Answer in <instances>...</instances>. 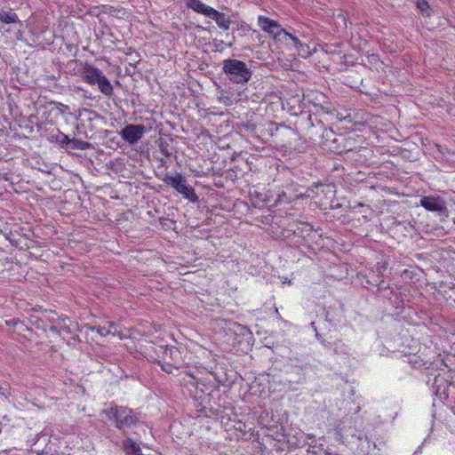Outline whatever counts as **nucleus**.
I'll use <instances>...</instances> for the list:
<instances>
[{
	"mask_svg": "<svg viewBox=\"0 0 455 455\" xmlns=\"http://www.w3.org/2000/svg\"><path fill=\"white\" fill-rule=\"evenodd\" d=\"M100 415H104L108 420L112 421L124 436L130 435L128 430L136 428L142 423L139 412L127 406L117 405L114 402L110 403L108 408L103 410Z\"/></svg>",
	"mask_w": 455,
	"mask_h": 455,
	"instance_id": "1",
	"label": "nucleus"
},
{
	"mask_svg": "<svg viewBox=\"0 0 455 455\" xmlns=\"http://www.w3.org/2000/svg\"><path fill=\"white\" fill-rule=\"evenodd\" d=\"M157 359L156 363L168 374L173 373V370H179L185 366L186 363L182 351L174 346H159L155 350Z\"/></svg>",
	"mask_w": 455,
	"mask_h": 455,
	"instance_id": "2",
	"label": "nucleus"
},
{
	"mask_svg": "<svg viewBox=\"0 0 455 455\" xmlns=\"http://www.w3.org/2000/svg\"><path fill=\"white\" fill-rule=\"evenodd\" d=\"M222 73L229 82L237 84L248 83L252 76V71L245 62L231 58L222 61Z\"/></svg>",
	"mask_w": 455,
	"mask_h": 455,
	"instance_id": "3",
	"label": "nucleus"
},
{
	"mask_svg": "<svg viewBox=\"0 0 455 455\" xmlns=\"http://www.w3.org/2000/svg\"><path fill=\"white\" fill-rule=\"evenodd\" d=\"M163 182L174 188L178 193L181 194L184 198L190 202H197L198 196L196 194L195 189L188 184L186 178L180 173L177 172L175 175L165 173L162 179Z\"/></svg>",
	"mask_w": 455,
	"mask_h": 455,
	"instance_id": "4",
	"label": "nucleus"
},
{
	"mask_svg": "<svg viewBox=\"0 0 455 455\" xmlns=\"http://www.w3.org/2000/svg\"><path fill=\"white\" fill-rule=\"evenodd\" d=\"M419 204L427 211L435 212L441 220H445L450 216L448 202L443 196H424L420 198Z\"/></svg>",
	"mask_w": 455,
	"mask_h": 455,
	"instance_id": "5",
	"label": "nucleus"
},
{
	"mask_svg": "<svg viewBox=\"0 0 455 455\" xmlns=\"http://www.w3.org/2000/svg\"><path fill=\"white\" fill-rule=\"evenodd\" d=\"M258 25L262 30L272 36L275 41H287L288 32L277 21L259 15Z\"/></svg>",
	"mask_w": 455,
	"mask_h": 455,
	"instance_id": "6",
	"label": "nucleus"
},
{
	"mask_svg": "<svg viewBox=\"0 0 455 455\" xmlns=\"http://www.w3.org/2000/svg\"><path fill=\"white\" fill-rule=\"evenodd\" d=\"M144 124H128L120 132L121 138L129 145H135L147 132Z\"/></svg>",
	"mask_w": 455,
	"mask_h": 455,
	"instance_id": "7",
	"label": "nucleus"
},
{
	"mask_svg": "<svg viewBox=\"0 0 455 455\" xmlns=\"http://www.w3.org/2000/svg\"><path fill=\"white\" fill-rule=\"evenodd\" d=\"M450 382L446 372H438L435 375L432 382V389L435 396L440 400H446L449 396L448 387Z\"/></svg>",
	"mask_w": 455,
	"mask_h": 455,
	"instance_id": "8",
	"label": "nucleus"
},
{
	"mask_svg": "<svg viewBox=\"0 0 455 455\" xmlns=\"http://www.w3.org/2000/svg\"><path fill=\"white\" fill-rule=\"evenodd\" d=\"M102 74L103 72L100 68L87 62L84 63L83 69L80 72L82 79L91 85H95Z\"/></svg>",
	"mask_w": 455,
	"mask_h": 455,
	"instance_id": "9",
	"label": "nucleus"
},
{
	"mask_svg": "<svg viewBox=\"0 0 455 455\" xmlns=\"http://www.w3.org/2000/svg\"><path fill=\"white\" fill-rule=\"evenodd\" d=\"M186 7L193 10L196 13L202 14L207 18L211 15L212 7L204 4L201 0H184Z\"/></svg>",
	"mask_w": 455,
	"mask_h": 455,
	"instance_id": "10",
	"label": "nucleus"
},
{
	"mask_svg": "<svg viewBox=\"0 0 455 455\" xmlns=\"http://www.w3.org/2000/svg\"><path fill=\"white\" fill-rule=\"evenodd\" d=\"M209 18L214 20L220 28L224 30H228L232 23L229 16H227L226 13L220 12L214 8Z\"/></svg>",
	"mask_w": 455,
	"mask_h": 455,
	"instance_id": "11",
	"label": "nucleus"
},
{
	"mask_svg": "<svg viewBox=\"0 0 455 455\" xmlns=\"http://www.w3.org/2000/svg\"><path fill=\"white\" fill-rule=\"evenodd\" d=\"M53 42V35L49 31L47 27H41L40 31H36L35 38H33V44H51Z\"/></svg>",
	"mask_w": 455,
	"mask_h": 455,
	"instance_id": "12",
	"label": "nucleus"
},
{
	"mask_svg": "<svg viewBox=\"0 0 455 455\" xmlns=\"http://www.w3.org/2000/svg\"><path fill=\"white\" fill-rule=\"evenodd\" d=\"M122 449L125 455H143L140 445L129 435L123 440Z\"/></svg>",
	"mask_w": 455,
	"mask_h": 455,
	"instance_id": "13",
	"label": "nucleus"
},
{
	"mask_svg": "<svg viewBox=\"0 0 455 455\" xmlns=\"http://www.w3.org/2000/svg\"><path fill=\"white\" fill-rule=\"evenodd\" d=\"M92 148L91 143L77 140L76 138L70 139L68 136V140H66L63 149L67 151L70 150H86Z\"/></svg>",
	"mask_w": 455,
	"mask_h": 455,
	"instance_id": "14",
	"label": "nucleus"
},
{
	"mask_svg": "<svg viewBox=\"0 0 455 455\" xmlns=\"http://www.w3.org/2000/svg\"><path fill=\"white\" fill-rule=\"evenodd\" d=\"M10 243L20 248V250H28L31 247V243L33 241L29 239L28 235H25L24 237H21L19 234L11 233V236L9 238Z\"/></svg>",
	"mask_w": 455,
	"mask_h": 455,
	"instance_id": "15",
	"label": "nucleus"
},
{
	"mask_svg": "<svg viewBox=\"0 0 455 455\" xmlns=\"http://www.w3.org/2000/svg\"><path fill=\"white\" fill-rule=\"evenodd\" d=\"M408 363L414 369H426L434 371V363L428 361H424L419 355H412L409 357Z\"/></svg>",
	"mask_w": 455,
	"mask_h": 455,
	"instance_id": "16",
	"label": "nucleus"
},
{
	"mask_svg": "<svg viewBox=\"0 0 455 455\" xmlns=\"http://www.w3.org/2000/svg\"><path fill=\"white\" fill-rule=\"evenodd\" d=\"M95 85L98 86V89L101 93L108 98H110L114 93L113 86L104 74H102L101 77L98 79Z\"/></svg>",
	"mask_w": 455,
	"mask_h": 455,
	"instance_id": "17",
	"label": "nucleus"
},
{
	"mask_svg": "<svg viewBox=\"0 0 455 455\" xmlns=\"http://www.w3.org/2000/svg\"><path fill=\"white\" fill-rule=\"evenodd\" d=\"M47 140L51 143H55L63 148L66 140H68V135L60 132L59 129H53L48 135Z\"/></svg>",
	"mask_w": 455,
	"mask_h": 455,
	"instance_id": "18",
	"label": "nucleus"
},
{
	"mask_svg": "<svg viewBox=\"0 0 455 455\" xmlns=\"http://www.w3.org/2000/svg\"><path fill=\"white\" fill-rule=\"evenodd\" d=\"M0 22L4 24H14L20 22L18 15L12 9L0 10Z\"/></svg>",
	"mask_w": 455,
	"mask_h": 455,
	"instance_id": "19",
	"label": "nucleus"
},
{
	"mask_svg": "<svg viewBox=\"0 0 455 455\" xmlns=\"http://www.w3.org/2000/svg\"><path fill=\"white\" fill-rule=\"evenodd\" d=\"M172 140H173L172 138L167 137V138H160L156 141L160 152L165 157H171L173 154L172 148L171 147Z\"/></svg>",
	"mask_w": 455,
	"mask_h": 455,
	"instance_id": "20",
	"label": "nucleus"
},
{
	"mask_svg": "<svg viewBox=\"0 0 455 455\" xmlns=\"http://www.w3.org/2000/svg\"><path fill=\"white\" fill-rule=\"evenodd\" d=\"M330 348L338 355H348L350 354L349 347L342 339H336L334 342H331Z\"/></svg>",
	"mask_w": 455,
	"mask_h": 455,
	"instance_id": "21",
	"label": "nucleus"
},
{
	"mask_svg": "<svg viewBox=\"0 0 455 455\" xmlns=\"http://www.w3.org/2000/svg\"><path fill=\"white\" fill-rule=\"evenodd\" d=\"M416 7L426 17H430L432 13V8L430 7L427 0H416Z\"/></svg>",
	"mask_w": 455,
	"mask_h": 455,
	"instance_id": "22",
	"label": "nucleus"
},
{
	"mask_svg": "<svg viewBox=\"0 0 455 455\" xmlns=\"http://www.w3.org/2000/svg\"><path fill=\"white\" fill-rule=\"evenodd\" d=\"M313 232V227L308 223H303L302 227H298L293 233L300 237L305 238Z\"/></svg>",
	"mask_w": 455,
	"mask_h": 455,
	"instance_id": "23",
	"label": "nucleus"
},
{
	"mask_svg": "<svg viewBox=\"0 0 455 455\" xmlns=\"http://www.w3.org/2000/svg\"><path fill=\"white\" fill-rule=\"evenodd\" d=\"M100 433L105 436L106 438H108V440H110L111 443H115V444H118V438L116 436V433L114 430H112L111 428H109L108 427H103L100 430Z\"/></svg>",
	"mask_w": 455,
	"mask_h": 455,
	"instance_id": "24",
	"label": "nucleus"
},
{
	"mask_svg": "<svg viewBox=\"0 0 455 455\" xmlns=\"http://www.w3.org/2000/svg\"><path fill=\"white\" fill-rule=\"evenodd\" d=\"M279 130H282L283 136L289 139L290 140H295L298 135L297 131L295 129H292L285 125H280V127L276 128V132H278ZM289 143H291V141H289Z\"/></svg>",
	"mask_w": 455,
	"mask_h": 455,
	"instance_id": "25",
	"label": "nucleus"
},
{
	"mask_svg": "<svg viewBox=\"0 0 455 455\" xmlns=\"http://www.w3.org/2000/svg\"><path fill=\"white\" fill-rule=\"evenodd\" d=\"M439 152L442 154V158L443 161L455 164V151L444 148L443 150L440 149Z\"/></svg>",
	"mask_w": 455,
	"mask_h": 455,
	"instance_id": "26",
	"label": "nucleus"
},
{
	"mask_svg": "<svg viewBox=\"0 0 455 455\" xmlns=\"http://www.w3.org/2000/svg\"><path fill=\"white\" fill-rule=\"evenodd\" d=\"M92 331H97L100 336H107L110 333V330L106 326L94 325L89 327Z\"/></svg>",
	"mask_w": 455,
	"mask_h": 455,
	"instance_id": "27",
	"label": "nucleus"
},
{
	"mask_svg": "<svg viewBox=\"0 0 455 455\" xmlns=\"http://www.w3.org/2000/svg\"><path fill=\"white\" fill-rule=\"evenodd\" d=\"M250 29L251 27L243 21L239 23L236 28V30L239 32V36H243L246 34V32H248Z\"/></svg>",
	"mask_w": 455,
	"mask_h": 455,
	"instance_id": "28",
	"label": "nucleus"
},
{
	"mask_svg": "<svg viewBox=\"0 0 455 455\" xmlns=\"http://www.w3.org/2000/svg\"><path fill=\"white\" fill-rule=\"evenodd\" d=\"M323 334L319 332L318 331H315V338L324 347H331V341L324 339Z\"/></svg>",
	"mask_w": 455,
	"mask_h": 455,
	"instance_id": "29",
	"label": "nucleus"
},
{
	"mask_svg": "<svg viewBox=\"0 0 455 455\" xmlns=\"http://www.w3.org/2000/svg\"><path fill=\"white\" fill-rule=\"evenodd\" d=\"M288 39H291L293 42L294 45L298 49L299 48H303L304 46H306V44H302L297 36H293L292 34H291L289 32H288V35H287V40Z\"/></svg>",
	"mask_w": 455,
	"mask_h": 455,
	"instance_id": "30",
	"label": "nucleus"
},
{
	"mask_svg": "<svg viewBox=\"0 0 455 455\" xmlns=\"http://www.w3.org/2000/svg\"><path fill=\"white\" fill-rule=\"evenodd\" d=\"M36 455H58V452L56 450L52 451L51 447H45L44 450L38 451Z\"/></svg>",
	"mask_w": 455,
	"mask_h": 455,
	"instance_id": "31",
	"label": "nucleus"
},
{
	"mask_svg": "<svg viewBox=\"0 0 455 455\" xmlns=\"http://www.w3.org/2000/svg\"><path fill=\"white\" fill-rule=\"evenodd\" d=\"M377 286H378V291H379V292L389 288L387 285L384 284V281L383 280L379 281L377 283Z\"/></svg>",
	"mask_w": 455,
	"mask_h": 455,
	"instance_id": "32",
	"label": "nucleus"
},
{
	"mask_svg": "<svg viewBox=\"0 0 455 455\" xmlns=\"http://www.w3.org/2000/svg\"><path fill=\"white\" fill-rule=\"evenodd\" d=\"M83 65L82 61L78 60H69L68 62V68H71V67H74V68H76V66L77 65Z\"/></svg>",
	"mask_w": 455,
	"mask_h": 455,
	"instance_id": "33",
	"label": "nucleus"
},
{
	"mask_svg": "<svg viewBox=\"0 0 455 455\" xmlns=\"http://www.w3.org/2000/svg\"><path fill=\"white\" fill-rule=\"evenodd\" d=\"M325 321L332 325L335 324V321H334L333 317L331 315L329 311H326V313H325Z\"/></svg>",
	"mask_w": 455,
	"mask_h": 455,
	"instance_id": "34",
	"label": "nucleus"
},
{
	"mask_svg": "<svg viewBox=\"0 0 455 455\" xmlns=\"http://www.w3.org/2000/svg\"><path fill=\"white\" fill-rule=\"evenodd\" d=\"M245 126H246L247 130H250V131L254 130L256 127V125L252 123H247Z\"/></svg>",
	"mask_w": 455,
	"mask_h": 455,
	"instance_id": "35",
	"label": "nucleus"
},
{
	"mask_svg": "<svg viewBox=\"0 0 455 455\" xmlns=\"http://www.w3.org/2000/svg\"><path fill=\"white\" fill-rule=\"evenodd\" d=\"M310 327L315 331V332L318 331L315 322L310 323Z\"/></svg>",
	"mask_w": 455,
	"mask_h": 455,
	"instance_id": "36",
	"label": "nucleus"
},
{
	"mask_svg": "<svg viewBox=\"0 0 455 455\" xmlns=\"http://www.w3.org/2000/svg\"><path fill=\"white\" fill-rule=\"evenodd\" d=\"M115 326H116L115 323L108 322V327H107V329H109L111 331V329L114 328Z\"/></svg>",
	"mask_w": 455,
	"mask_h": 455,
	"instance_id": "37",
	"label": "nucleus"
},
{
	"mask_svg": "<svg viewBox=\"0 0 455 455\" xmlns=\"http://www.w3.org/2000/svg\"><path fill=\"white\" fill-rule=\"evenodd\" d=\"M73 48H76V46H74V45H72V44H68V45H67V49H68V51H70V52L72 51V49H73Z\"/></svg>",
	"mask_w": 455,
	"mask_h": 455,
	"instance_id": "38",
	"label": "nucleus"
},
{
	"mask_svg": "<svg viewBox=\"0 0 455 455\" xmlns=\"http://www.w3.org/2000/svg\"><path fill=\"white\" fill-rule=\"evenodd\" d=\"M39 322H40V320H36V323H35V324H36L38 328H39V327H40V325H41V323H39Z\"/></svg>",
	"mask_w": 455,
	"mask_h": 455,
	"instance_id": "39",
	"label": "nucleus"
},
{
	"mask_svg": "<svg viewBox=\"0 0 455 455\" xmlns=\"http://www.w3.org/2000/svg\"><path fill=\"white\" fill-rule=\"evenodd\" d=\"M39 322H40V320H36V323H35V324H36L38 328H39V327H40V325H41V323H39Z\"/></svg>",
	"mask_w": 455,
	"mask_h": 455,
	"instance_id": "40",
	"label": "nucleus"
},
{
	"mask_svg": "<svg viewBox=\"0 0 455 455\" xmlns=\"http://www.w3.org/2000/svg\"><path fill=\"white\" fill-rule=\"evenodd\" d=\"M40 28H35V31H32V34H35V32L36 33V31H40Z\"/></svg>",
	"mask_w": 455,
	"mask_h": 455,
	"instance_id": "41",
	"label": "nucleus"
},
{
	"mask_svg": "<svg viewBox=\"0 0 455 455\" xmlns=\"http://www.w3.org/2000/svg\"><path fill=\"white\" fill-rule=\"evenodd\" d=\"M55 329H56V328H55V327H53V326H52V327H51V330H52V331H55Z\"/></svg>",
	"mask_w": 455,
	"mask_h": 455,
	"instance_id": "42",
	"label": "nucleus"
},
{
	"mask_svg": "<svg viewBox=\"0 0 455 455\" xmlns=\"http://www.w3.org/2000/svg\"><path fill=\"white\" fill-rule=\"evenodd\" d=\"M0 388H1V389H4V390H5V389H6V388H5V387H0Z\"/></svg>",
	"mask_w": 455,
	"mask_h": 455,
	"instance_id": "43",
	"label": "nucleus"
},
{
	"mask_svg": "<svg viewBox=\"0 0 455 455\" xmlns=\"http://www.w3.org/2000/svg\"><path fill=\"white\" fill-rule=\"evenodd\" d=\"M3 30V27H0V32Z\"/></svg>",
	"mask_w": 455,
	"mask_h": 455,
	"instance_id": "44",
	"label": "nucleus"
}]
</instances>
